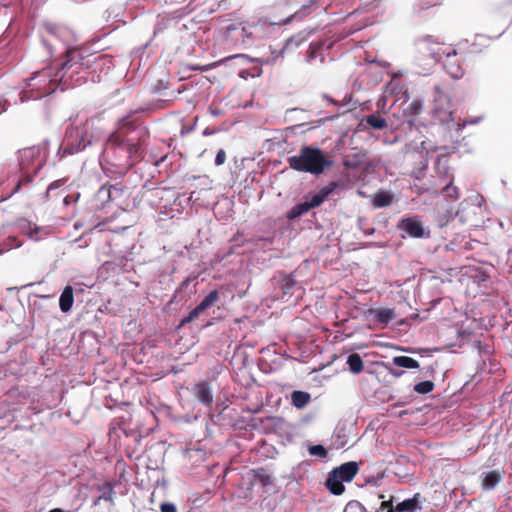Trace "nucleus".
I'll return each mask as SVG.
<instances>
[{"instance_id": "f257e3e1", "label": "nucleus", "mask_w": 512, "mask_h": 512, "mask_svg": "<svg viewBox=\"0 0 512 512\" xmlns=\"http://www.w3.org/2000/svg\"><path fill=\"white\" fill-rule=\"evenodd\" d=\"M418 49L424 55L429 53L435 61H442L444 70L453 79H460L464 76L465 69L459 59V56H463L464 53H460L457 46H444L433 36L426 35L419 40Z\"/></svg>"}, {"instance_id": "f03ea898", "label": "nucleus", "mask_w": 512, "mask_h": 512, "mask_svg": "<svg viewBox=\"0 0 512 512\" xmlns=\"http://www.w3.org/2000/svg\"><path fill=\"white\" fill-rule=\"evenodd\" d=\"M289 167L298 172H306L319 175L333 162L330 161L322 150L311 146H303L298 155L287 158Z\"/></svg>"}, {"instance_id": "7ed1b4c3", "label": "nucleus", "mask_w": 512, "mask_h": 512, "mask_svg": "<svg viewBox=\"0 0 512 512\" xmlns=\"http://www.w3.org/2000/svg\"><path fill=\"white\" fill-rule=\"evenodd\" d=\"M102 55L90 53L87 49H71L67 51L65 60L60 64L56 77L61 71L73 69V72H79V69L90 68L97 59H102Z\"/></svg>"}, {"instance_id": "20e7f679", "label": "nucleus", "mask_w": 512, "mask_h": 512, "mask_svg": "<svg viewBox=\"0 0 512 512\" xmlns=\"http://www.w3.org/2000/svg\"><path fill=\"white\" fill-rule=\"evenodd\" d=\"M434 91V107L432 110L434 117L441 123L452 121L454 111L450 95L439 86H436Z\"/></svg>"}, {"instance_id": "39448f33", "label": "nucleus", "mask_w": 512, "mask_h": 512, "mask_svg": "<svg viewBox=\"0 0 512 512\" xmlns=\"http://www.w3.org/2000/svg\"><path fill=\"white\" fill-rule=\"evenodd\" d=\"M40 149L33 146L19 151V165L22 172L36 174L43 166Z\"/></svg>"}, {"instance_id": "423d86ee", "label": "nucleus", "mask_w": 512, "mask_h": 512, "mask_svg": "<svg viewBox=\"0 0 512 512\" xmlns=\"http://www.w3.org/2000/svg\"><path fill=\"white\" fill-rule=\"evenodd\" d=\"M331 4L332 0H311L308 4H304L299 10L289 15L286 19L271 23L286 24L292 20H302L317 9L326 11L331 6Z\"/></svg>"}, {"instance_id": "0eeeda50", "label": "nucleus", "mask_w": 512, "mask_h": 512, "mask_svg": "<svg viewBox=\"0 0 512 512\" xmlns=\"http://www.w3.org/2000/svg\"><path fill=\"white\" fill-rule=\"evenodd\" d=\"M490 45V38L477 34L471 41L462 40L457 44L460 53L468 54H480L483 53Z\"/></svg>"}, {"instance_id": "6e6552de", "label": "nucleus", "mask_w": 512, "mask_h": 512, "mask_svg": "<svg viewBox=\"0 0 512 512\" xmlns=\"http://www.w3.org/2000/svg\"><path fill=\"white\" fill-rule=\"evenodd\" d=\"M147 133V131L141 129L139 131V136L136 141H134L132 138L130 140H127V145L125 146V149L128 153V167H133L135 164L141 161L142 159V150L141 147L144 145V135Z\"/></svg>"}, {"instance_id": "1a4fd4ad", "label": "nucleus", "mask_w": 512, "mask_h": 512, "mask_svg": "<svg viewBox=\"0 0 512 512\" xmlns=\"http://www.w3.org/2000/svg\"><path fill=\"white\" fill-rule=\"evenodd\" d=\"M398 227L413 238H421L424 235L422 222L416 217L402 219Z\"/></svg>"}, {"instance_id": "9d476101", "label": "nucleus", "mask_w": 512, "mask_h": 512, "mask_svg": "<svg viewBox=\"0 0 512 512\" xmlns=\"http://www.w3.org/2000/svg\"><path fill=\"white\" fill-rule=\"evenodd\" d=\"M66 138L72 145H75L76 147H86L91 142L85 133L84 126L71 127L66 132Z\"/></svg>"}, {"instance_id": "9b49d317", "label": "nucleus", "mask_w": 512, "mask_h": 512, "mask_svg": "<svg viewBox=\"0 0 512 512\" xmlns=\"http://www.w3.org/2000/svg\"><path fill=\"white\" fill-rule=\"evenodd\" d=\"M333 471L343 482H351L359 471V465L357 462L350 461L334 468Z\"/></svg>"}, {"instance_id": "f8f14e48", "label": "nucleus", "mask_w": 512, "mask_h": 512, "mask_svg": "<svg viewBox=\"0 0 512 512\" xmlns=\"http://www.w3.org/2000/svg\"><path fill=\"white\" fill-rule=\"evenodd\" d=\"M19 228L22 234L27 235L29 239L34 241H38L42 239L43 236L47 235L44 228L39 227L28 220L20 221Z\"/></svg>"}, {"instance_id": "ddd939ff", "label": "nucleus", "mask_w": 512, "mask_h": 512, "mask_svg": "<svg viewBox=\"0 0 512 512\" xmlns=\"http://www.w3.org/2000/svg\"><path fill=\"white\" fill-rule=\"evenodd\" d=\"M338 186V182L332 181L327 186L321 188L320 191L317 194L313 195L309 201H306L310 209L320 206L325 201V199L335 191V189Z\"/></svg>"}, {"instance_id": "4468645a", "label": "nucleus", "mask_w": 512, "mask_h": 512, "mask_svg": "<svg viewBox=\"0 0 512 512\" xmlns=\"http://www.w3.org/2000/svg\"><path fill=\"white\" fill-rule=\"evenodd\" d=\"M331 43H327L326 40H319L317 42H313L310 44L309 49L307 51V60L308 62H312L314 60H319L320 62L324 61V48L330 49Z\"/></svg>"}, {"instance_id": "2eb2a0df", "label": "nucleus", "mask_w": 512, "mask_h": 512, "mask_svg": "<svg viewBox=\"0 0 512 512\" xmlns=\"http://www.w3.org/2000/svg\"><path fill=\"white\" fill-rule=\"evenodd\" d=\"M194 393L197 399L206 406H211L213 395L211 388L207 382H200L195 385Z\"/></svg>"}, {"instance_id": "dca6fc26", "label": "nucleus", "mask_w": 512, "mask_h": 512, "mask_svg": "<svg viewBox=\"0 0 512 512\" xmlns=\"http://www.w3.org/2000/svg\"><path fill=\"white\" fill-rule=\"evenodd\" d=\"M127 140H130V138L125 136L122 131L116 129L108 137L106 141V147L111 150L122 149L127 145Z\"/></svg>"}, {"instance_id": "f3484780", "label": "nucleus", "mask_w": 512, "mask_h": 512, "mask_svg": "<svg viewBox=\"0 0 512 512\" xmlns=\"http://www.w3.org/2000/svg\"><path fill=\"white\" fill-rule=\"evenodd\" d=\"M325 485L327 489L334 495H341L345 491L343 481L336 475L333 470L328 473Z\"/></svg>"}, {"instance_id": "a211bd4d", "label": "nucleus", "mask_w": 512, "mask_h": 512, "mask_svg": "<svg viewBox=\"0 0 512 512\" xmlns=\"http://www.w3.org/2000/svg\"><path fill=\"white\" fill-rule=\"evenodd\" d=\"M369 313L374 316L379 324L387 325L395 318V311L392 308L370 309Z\"/></svg>"}, {"instance_id": "6ab92c4d", "label": "nucleus", "mask_w": 512, "mask_h": 512, "mask_svg": "<svg viewBox=\"0 0 512 512\" xmlns=\"http://www.w3.org/2000/svg\"><path fill=\"white\" fill-rule=\"evenodd\" d=\"M484 200L481 196H475L469 200H464L463 202H461L460 204V207L462 208L461 210V219L463 221H471L468 217H464V213L467 211V210H473L475 208H478L480 209V207H484Z\"/></svg>"}, {"instance_id": "aec40b11", "label": "nucleus", "mask_w": 512, "mask_h": 512, "mask_svg": "<svg viewBox=\"0 0 512 512\" xmlns=\"http://www.w3.org/2000/svg\"><path fill=\"white\" fill-rule=\"evenodd\" d=\"M74 302L73 289L71 286H66L62 291L59 299V306L62 312H68L72 308Z\"/></svg>"}, {"instance_id": "412c9836", "label": "nucleus", "mask_w": 512, "mask_h": 512, "mask_svg": "<svg viewBox=\"0 0 512 512\" xmlns=\"http://www.w3.org/2000/svg\"><path fill=\"white\" fill-rule=\"evenodd\" d=\"M419 494H415L414 497L406 499L395 506V512H415L419 509Z\"/></svg>"}, {"instance_id": "4be33fe9", "label": "nucleus", "mask_w": 512, "mask_h": 512, "mask_svg": "<svg viewBox=\"0 0 512 512\" xmlns=\"http://www.w3.org/2000/svg\"><path fill=\"white\" fill-rule=\"evenodd\" d=\"M33 180H34V177H33V174H31V172H23L22 177L19 179V181L17 182L14 189L6 196H1L0 202H3L4 200L11 197L13 194L19 192L22 187L30 185L33 182Z\"/></svg>"}, {"instance_id": "5701e85b", "label": "nucleus", "mask_w": 512, "mask_h": 512, "mask_svg": "<svg viewBox=\"0 0 512 512\" xmlns=\"http://www.w3.org/2000/svg\"><path fill=\"white\" fill-rule=\"evenodd\" d=\"M392 363L395 366L407 369H417L420 367V364L417 360L408 356H395L392 359Z\"/></svg>"}, {"instance_id": "b1692460", "label": "nucleus", "mask_w": 512, "mask_h": 512, "mask_svg": "<svg viewBox=\"0 0 512 512\" xmlns=\"http://www.w3.org/2000/svg\"><path fill=\"white\" fill-rule=\"evenodd\" d=\"M311 400L308 392L294 391L291 394V402L298 409L304 408Z\"/></svg>"}, {"instance_id": "393cba45", "label": "nucleus", "mask_w": 512, "mask_h": 512, "mask_svg": "<svg viewBox=\"0 0 512 512\" xmlns=\"http://www.w3.org/2000/svg\"><path fill=\"white\" fill-rule=\"evenodd\" d=\"M362 122L366 123L371 128L378 130L385 129L388 126L386 119L377 114H370L365 116Z\"/></svg>"}, {"instance_id": "a878e982", "label": "nucleus", "mask_w": 512, "mask_h": 512, "mask_svg": "<svg viewBox=\"0 0 512 512\" xmlns=\"http://www.w3.org/2000/svg\"><path fill=\"white\" fill-rule=\"evenodd\" d=\"M501 479L502 476L498 471H489L483 478L482 487L487 490L493 489L501 481Z\"/></svg>"}, {"instance_id": "bb28decb", "label": "nucleus", "mask_w": 512, "mask_h": 512, "mask_svg": "<svg viewBox=\"0 0 512 512\" xmlns=\"http://www.w3.org/2000/svg\"><path fill=\"white\" fill-rule=\"evenodd\" d=\"M117 130L122 131L128 137L130 132L137 130V125L131 116H125L118 121Z\"/></svg>"}, {"instance_id": "cd10ccee", "label": "nucleus", "mask_w": 512, "mask_h": 512, "mask_svg": "<svg viewBox=\"0 0 512 512\" xmlns=\"http://www.w3.org/2000/svg\"><path fill=\"white\" fill-rule=\"evenodd\" d=\"M347 364L349 366V370L353 374H359L364 369V363L361 356L357 353L350 354L347 358Z\"/></svg>"}, {"instance_id": "c85d7f7f", "label": "nucleus", "mask_w": 512, "mask_h": 512, "mask_svg": "<svg viewBox=\"0 0 512 512\" xmlns=\"http://www.w3.org/2000/svg\"><path fill=\"white\" fill-rule=\"evenodd\" d=\"M120 191V189L116 188L113 185H103L96 193V198L102 203H107L112 200V192Z\"/></svg>"}, {"instance_id": "c756f323", "label": "nucleus", "mask_w": 512, "mask_h": 512, "mask_svg": "<svg viewBox=\"0 0 512 512\" xmlns=\"http://www.w3.org/2000/svg\"><path fill=\"white\" fill-rule=\"evenodd\" d=\"M253 480L260 483L263 487L271 484V477L264 468H257L251 470Z\"/></svg>"}, {"instance_id": "7c9ffc66", "label": "nucleus", "mask_w": 512, "mask_h": 512, "mask_svg": "<svg viewBox=\"0 0 512 512\" xmlns=\"http://www.w3.org/2000/svg\"><path fill=\"white\" fill-rule=\"evenodd\" d=\"M310 210L311 209H310L308 203L305 201L303 203H299V204L295 205L294 207H292L287 212L286 217L288 220H293V219H296V218L302 216L303 214L307 213Z\"/></svg>"}, {"instance_id": "2f4dec72", "label": "nucleus", "mask_w": 512, "mask_h": 512, "mask_svg": "<svg viewBox=\"0 0 512 512\" xmlns=\"http://www.w3.org/2000/svg\"><path fill=\"white\" fill-rule=\"evenodd\" d=\"M307 35L303 32H300L296 35L291 36L286 40L285 46L283 47L281 53H283L286 50H290L293 47H298L301 45L304 41H306Z\"/></svg>"}, {"instance_id": "473e14b6", "label": "nucleus", "mask_w": 512, "mask_h": 512, "mask_svg": "<svg viewBox=\"0 0 512 512\" xmlns=\"http://www.w3.org/2000/svg\"><path fill=\"white\" fill-rule=\"evenodd\" d=\"M406 155L412 159H420V164L421 166L418 168V171L415 172L413 171L412 172V175L416 178H420L421 176V173L423 170H425L428 166V163H427V160L425 159L424 155L422 152H417V151H413V152H407Z\"/></svg>"}, {"instance_id": "72a5a7b5", "label": "nucleus", "mask_w": 512, "mask_h": 512, "mask_svg": "<svg viewBox=\"0 0 512 512\" xmlns=\"http://www.w3.org/2000/svg\"><path fill=\"white\" fill-rule=\"evenodd\" d=\"M392 201L393 197L389 193L379 192L373 199V205L378 208L387 207L392 203Z\"/></svg>"}, {"instance_id": "f704fd0d", "label": "nucleus", "mask_w": 512, "mask_h": 512, "mask_svg": "<svg viewBox=\"0 0 512 512\" xmlns=\"http://www.w3.org/2000/svg\"><path fill=\"white\" fill-rule=\"evenodd\" d=\"M219 292L217 290L211 291L198 305L199 309L204 311L213 306L219 300Z\"/></svg>"}, {"instance_id": "c9c22d12", "label": "nucleus", "mask_w": 512, "mask_h": 512, "mask_svg": "<svg viewBox=\"0 0 512 512\" xmlns=\"http://www.w3.org/2000/svg\"><path fill=\"white\" fill-rule=\"evenodd\" d=\"M422 108H423V105L420 100H413L405 108L404 114L407 116H417L421 113Z\"/></svg>"}, {"instance_id": "e433bc0d", "label": "nucleus", "mask_w": 512, "mask_h": 512, "mask_svg": "<svg viewBox=\"0 0 512 512\" xmlns=\"http://www.w3.org/2000/svg\"><path fill=\"white\" fill-rule=\"evenodd\" d=\"M434 383L430 380L422 381L414 386V391L418 394H428L434 390Z\"/></svg>"}, {"instance_id": "4c0bfd02", "label": "nucleus", "mask_w": 512, "mask_h": 512, "mask_svg": "<svg viewBox=\"0 0 512 512\" xmlns=\"http://www.w3.org/2000/svg\"><path fill=\"white\" fill-rule=\"evenodd\" d=\"M204 310L203 309H199V305H197L193 310H191L189 312V314L184 317L181 322H180V325L179 327H183L185 326L186 324L188 323H191L193 321H195L196 319H198L199 315L203 312Z\"/></svg>"}, {"instance_id": "58836bf2", "label": "nucleus", "mask_w": 512, "mask_h": 512, "mask_svg": "<svg viewBox=\"0 0 512 512\" xmlns=\"http://www.w3.org/2000/svg\"><path fill=\"white\" fill-rule=\"evenodd\" d=\"M443 192L446 194V196L453 199H457L459 197V190L452 183L446 185L443 189Z\"/></svg>"}, {"instance_id": "ea45409f", "label": "nucleus", "mask_w": 512, "mask_h": 512, "mask_svg": "<svg viewBox=\"0 0 512 512\" xmlns=\"http://www.w3.org/2000/svg\"><path fill=\"white\" fill-rule=\"evenodd\" d=\"M309 453L314 456L326 457L327 451L322 445H314L309 447Z\"/></svg>"}, {"instance_id": "a19ab883", "label": "nucleus", "mask_w": 512, "mask_h": 512, "mask_svg": "<svg viewBox=\"0 0 512 512\" xmlns=\"http://www.w3.org/2000/svg\"><path fill=\"white\" fill-rule=\"evenodd\" d=\"M67 182V178H61V179H58V180H55L53 181L47 188V192L49 193L50 191L52 190H55V189H58L60 187H62L63 185H65Z\"/></svg>"}, {"instance_id": "79ce46f5", "label": "nucleus", "mask_w": 512, "mask_h": 512, "mask_svg": "<svg viewBox=\"0 0 512 512\" xmlns=\"http://www.w3.org/2000/svg\"><path fill=\"white\" fill-rule=\"evenodd\" d=\"M226 162V153L223 149L218 150L215 157V165L221 166Z\"/></svg>"}, {"instance_id": "37998d69", "label": "nucleus", "mask_w": 512, "mask_h": 512, "mask_svg": "<svg viewBox=\"0 0 512 512\" xmlns=\"http://www.w3.org/2000/svg\"><path fill=\"white\" fill-rule=\"evenodd\" d=\"M393 497L390 500L383 501L380 505V510H387V512H395V507H393Z\"/></svg>"}, {"instance_id": "c03bdc74", "label": "nucleus", "mask_w": 512, "mask_h": 512, "mask_svg": "<svg viewBox=\"0 0 512 512\" xmlns=\"http://www.w3.org/2000/svg\"><path fill=\"white\" fill-rule=\"evenodd\" d=\"M443 2H444V0H436V1L424 0L420 10L427 9V8H429L431 6L442 5Z\"/></svg>"}, {"instance_id": "a18cd8bd", "label": "nucleus", "mask_w": 512, "mask_h": 512, "mask_svg": "<svg viewBox=\"0 0 512 512\" xmlns=\"http://www.w3.org/2000/svg\"><path fill=\"white\" fill-rule=\"evenodd\" d=\"M161 512H177L176 506L173 503H162L160 505Z\"/></svg>"}, {"instance_id": "49530a36", "label": "nucleus", "mask_w": 512, "mask_h": 512, "mask_svg": "<svg viewBox=\"0 0 512 512\" xmlns=\"http://www.w3.org/2000/svg\"><path fill=\"white\" fill-rule=\"evenodd\" d=\"M242 37V43H248V40L251 38L252 33L248 31V28L242 27L240 31Z\"/></svg>"}, {"instance_id": "de8ad7c7", "label": "nucleus", "mask_w": 512, "mask_h": 512, "mask_svg": "<svg viewBox=\"0 0 512 512\" xmlns=\"http://www.w3.org/2000/svg\"><path fill=\"white\" fill-rule=\"evenodd\" d=\"M7 242L11 248H18L21 246V242L14 236L8 237Z\"/></svg>"}, {"instance_id": "09e8293b", "label": "nucleus", "mask_w": 512, "mask_h": 512, "mask_svg": "<svg viewBox=\"0 0 512 512\" xmlns=\"http://www.w3.org/2000/svg\"><path fill=\"white\" fill-rule=\"evenodd\" d=\"M390 373L395 377H400L404 374V371H398V370L391 369Z\"/></svg>"}, {"instance_id": "8fccbe9b", "label": "nucleus", "mask_w": 512, "mask_h": 512, "mask_svg": "<svg viewBox=\"0 0 512 512\" xmlns=\"http://www.w3.org/2000/svg\"><path fill=\"white\" fill-rule=\"evenodd\" d=\"M211 68L210 65L204 66V67H193V70H201V71H207Z\"/></svg>"}, {"instance_id": "3c124183", "label": "nucleus", "mask_w": 512, "mask_h": 512, "mask_svg": "<svg viewBox=\"0 0 512 512\" xmlns=\"http://www.w3.org/2000/svg\"><path fill=\"white\" fill-rule=\"evenodd\" d=\"M212 133H213V132H212V131H210L208 128H206V129L203 131V134H204V135H210V134H212Z\"/></svg>"}, {"instance_id": "603ef678", "label": "nucleus", "mask_w": 512, "mask_h": 512, "mask_svg": "<svg viewBox=\"0 0 512 512\" xmlns=\"http://www.w3.org/2000/svg\"><path fill=\"white\" fill-rule=\"evenodd\" d=\"M49 512H64V511L60 508H54V509L50 510Z\"/></svg>"}, {"instance_id": "864d4df0", "label": "nucleus", "mask_w": 512, "mask_h": 512, "mask_svg": "<svg viewBox=\"0 0 512 512\" xmlns=\"http://www.w3.org/2000/svg\"><path fill=\"white\" fill-rule=\"evenodd\" d=\"M43 73L46 75V76H50V70H43Z\"/></svg>"}, {"instance_id": "5fc2aeb1", "label": "nucleus", "mask_w": 512, "mask_h": 512, "mask_svg": "<svg viewBox=\"0 0 512 512\" xmlns=\"http://www.w3.org/2000/svg\"><path fill=\"white\" fill-rule=\"evenodd\" d=\"M102 498H103L102 496L98 497V499L94 502V505H97Z\"/></svg>"}, {"instance_id": "6e6d98bb", "label": "nucleus", "mask_w": 512, "mask_h": 512, "mask_svg": "<svg viewBox=\"0 0 512 512\" xmlns=\"http://www.w3.org/2000/svg\"><path fill=\"white\" fill-rule=\"evenodd\" d=\"M362 27H363V26H360V27L355 28V29L353 30V32H354V31H357V30H360Z\"/></svg>"}, {"instance_id": "4d7b16f0", "label": "nucleus", "mask_w": 512, "mask_h": 512, "mask_svg": "<svg viewBox=\"0 0 512 512\" xmlns=\"http://www.w3.org/2000/svg\"><path fill=\"white\" fill-rule=\"evenodd\" d=\"M236 57H246L244 54H241V55H237Z\"/></svg>"}, {"instance_id": "13d9d810", "label": "nucleus", "mask_w": 512, "mask_h": 512, "mask_svg": "<svg viewBox=\"0 0 512 512\" xmlns=\"http://www.w3.org/2000/svg\"><path fill=\"white\" fill-rule=\"evenodd\" d=\"M356 12H357V10L353 11L352 13L349 14V16L352 14H356Z\"/></svg>"}]
</instances>
